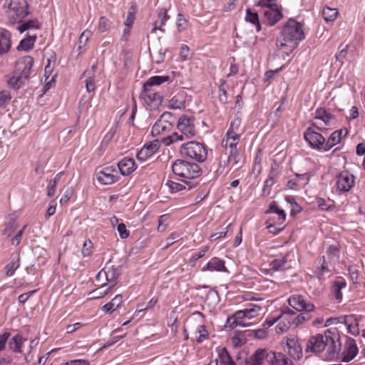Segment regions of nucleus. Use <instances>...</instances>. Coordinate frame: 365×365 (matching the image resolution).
Returning a JSON list of instances; mask_svg holds the SVG:
<instances>
[{"label":"nucleus","mask_w":365,"mask_h":365,"mask_svg":"<svg viewBox=\"0 0 365 365\" xmlns=\"http://www.w3.org/2000/svg\"><path fill=\"white\" fill-rule=\"evenodd\" d=\"M281 35L282 41H277V48L284 50L288 46L287 43H290L292 45L290 46L289 51H292L305 38L302 24L294 19H289L285 22L282 29Z\"/></svg>","instance_id":"nucleus-1"},{"label":"nucleus","mask_w":365,"mask_h":365,"mask_svg":"<svg viewBox=\"0 0 365 365\" xmlns=\"http://www.w3.org/2000/svg\"><path fill=\"white\" fill-rule=\"evenodd\" d=\"M177 128L180 134L173 133L172 135L163 138L162 141L165 145H170L194 137L197 133L195 116L191 114L182 115L178 120Z\"/></svg>","instance_id":"nucleus-2"},{"label":"nucleus","mask_w":365,"mask_h":365,"mask_svg":"<svg viewBox=\"0 0 365 365\" xmlns=\"http://www.w3.org/2000/svg\"><path fill=\"white\" fill-rule=\"evenodd\" d=\"M34 58L26 56L18 59L15 70L6 77V83L9 87L19 89L29 79L34 65Z\"/></svg>","instance_id":"nucleus-3"},{"label":"nucleus","mask_w":365,"mask_h":365,"mask_svg":"<svg viewBox=\"0 0 365 365\" xmlns=\"http://www.w3.org/2000/svg\"><path fill=\"white\" fill-rule=\"evenodd\" d=\"M3 9L11 24L23 22L29 14L28 4L21 0H4Z\"/></svg>","instance_id":"nucleus-4"},{"label":"nucleus","mask_w":365,"mask_h":365,"mask_svg":"<svg viewBox=\"0 0 365 365\" xmlns=\"http://www.w3.org/2000/svg\"><path fill=\"white\" fill-rule=\"evenodd\" d=\"M324 349L322 357L326 360H336L341 350L339 331L336 328H330L324 331Z\"/></svg>","instance_id":"nucleus-5"},{"label":"nucleus","mask_w":365,"mask_h":365,"mask_svg":"<svg viewBox=\"0 0 365 365\" xmlns=\"http://www.w3.org/2000/svg\"><path fill=\"white\" fill-rule=\"evenodd\" d=\"M172 171L175 175L188 181L197 178L201 175V169L197 163L181 159L176 160L173 163Z\"/></svg>","instance_id":"nucleus-6"},{"label":"nucleus","mask_w":365,"mask_h":365,"mask_svg":"<svg viewBox=\"0 0 365 365\" xmlns=\"http://www.w3.org/2000/svg\"><path fill=\"white\" fill-rule=\"evenodd\" d=\"M188 326L192 331V340L201 344L209 339V331L205 324V317L200 312H194L188 319Z\"/></svg>","instance_id":"nucleus-7"},{"label":"nucleus","mask_w":365,"mask_h":365,"mask_svg":"<svg viewBox=\"0 0 365 365\" xmlns=\"http://www.w3.org/2000/svg\"><path fill=\"white\" fill-rule=\"evenodd\" d=\"M180 152L182 155L202 163L207 158V148L202 143L192 140L183 143L180 146Z\"/></svg>","instance_id":"nucleus-8"},{"label":"nucleus","mask_w":365,"mask_h":365,"mask_svg":"<svg viewBox=\"0 0 365 365\" xmlns=\"http://www.w3.org/2000/svg\"><path fill=\"white\" fill-rule=\"evenodd\" d=\"M262 308L260 306L256 304H250L246 309L242 310H239L235 313L233 315V322L231 327H247L250 324L245 322V319H252L259 315V312H261Z\"/></svg>","instance_id":"nucleus-9"},{"label":"nucleus","mask_w":365,"mask_h":365,"mask_svg":"<svg viewBox=\"0 0 365 365\" xmlns=\"http://www.w3.org/2000/svg\"><path fill=\"white\" fill-rule=\"evenodd\" d=\"M240 138L226 134L225 138L222 142V146L228 150L227 162L232 166L237 164L240 161V153L237 148Z\"/></svg>","instance_id":"nucleus-10"},{"label":"nucleus","mask_w":365,"mask_h":365,"mask_svg":"<svg viewBox=\"0 0 365 365\" xmlns=\"http://www.w3.org/2000/svg\"><path fill=\"white\" fill-rule=\"evenodd\" d=\"M259 11L263 23L269 26H274L284 17L282 6L280 4L259 9Z\"/></svg>","instance_id":"nucleus-11"},{"label":"nucleus","mask_w":365,"mask_h":365,"mask_svg":"<svg viewBox=\"0 0 365 365\" xmlns=\"http://www.w3.org/2000/svg\"><path fill=\"white\" fill-rule=\"evenodd\" d=\"M173 116L170 112L163 113L152 127L151 133L153 136L164 135L169 133L173 127Z\"/></svg>","instance_id":"nucleus-12"},{"label":"nucleus","mask_w":365,"mask_h":365,"mask_svg":"<svg viewBox=\"0 0 365 365\" xmlns=\"http://www.w3.org/2000/svg\"><path fill=\"white\" fill-rule=\"evenodd\" d=\"M95 175L101 185H110L118 181V170L114 166H107L101 170L97 169Z\"/></svg>","instance_id":"nucleus-13"},{"label":"nucleus","mask_w":365,"mask_h":365,"mask_svg":"<svg viewBox=\"0 0 365 365\" xmlns=\"http://www.w3.org/2000/svg\"><path fill=\"white\" fill-rule=\"evenodd\" d=\"M355 177L347 170L341 171L336 177V190L339 194L349 191L354 185Z\"/></svg>","instance_id":"nucleus-14"},{"label":"nucleus","mask_w":365,"mask_h":365,"mask_svg":"<svg viewBox=\"0 0 365 365\" xmlns=\"http://www.w3.org/2000/svg\"><path fill=\"white\" fill-rule=\"evenodd\" d=\"M317 129L318 128H314V126L307 128L304 133V138L312 148L317 150H324V137L317 132Z\"/></svg>","instance_id":"nucleus-15"},{"label":"nucleus","mask_w":365,"mask_h":365,"mask_svg":"<svg viewBox=\"0 0 365 365\" xmlns=\"http://www.w3.org/2000/svg\"><path fill=\"white\" fill-rule=\"evenodd\" d=\"M288 304L297 312H312L315 307L310 302L306 300L302 295L294 294L287 299Z\"/></svg>","instance_id":"nucleus-16"},{"label":"nucleus","mask_w":365,"mask_h":365,"mask_svg":"<svg viewBox=\"0 0 365 365\" xmlns=\"http://www.w3.org/2000/svg\"><path fill=\"white\" fill-rule=\"evenodd\" d=\"M119 276V269L111 266L101 270L96 275V280L100 281L102 278H106L109 284L108 288L110 290L116 284Z\"/></svg>","instance_id":"nucleus-17"},{"label":"nucleus","mask_w":365,"mask_h":365,"mask_svg":"<svg viewBox=\"0 0 365 365\" xmlns=\"http://www.w3.org/2000/svg\"><path fill=\"white\" fill-rule=\"evenodd\" d=\"M358 354V347L356 341L354 339L348 338L344 344L342 351H340V354L337 359H340L344 362L351 361Z\"/></svg>","instance_id":"nucleus-18"},{"label":"nucleus","mask_w":365,"mask_h":365,"mask_svg":"<svg viewBox=\"0 0 365 365\" xmlns=\"http://www.w3.org/2000/svg\"><path fill=\"white\" fill-rule=\"evenodd\" d=\"M295 312L289 307H285L282 310L279 315L276 316L278 324L275 327L277 333H283L287 331L291 325V321L288 319L289 316H294Z\"/></svg>","instance_id":"nucleus-19"},{"label":"nucleus","mask_w":365,"mask_h":365,"mask_svg":"<svg viewBox=\"0 0 365 365\" xmlns=\"http://www.w3.org/2000/svg\"><path fill=\"white\" fill-rule=\"evenodd\" d=\"M286 346L287 351L292 358L299 359L302 356V348L296 336H287Z\"/></svg>","instance_id":"nucleus-20"},{"label":"nucleus","mask_w":365,"mask_h":365,"mask_svg":"<svg viewBox=\"0 0 365 365\" xmlns=\"http://www.w3.org/2000/svg\"><path fill=\"white\" fill-rule=\"evenodd\" d=\"M348 134L346 128L339 129L333 132L328 139H324V151L330 150L334 145L341 143L343 138L346 137Z\"/></svg>","instance_id":"nucleus-21"},{"label":"nucleus","mask_w":365,"mask_h":365,"mask_svg":"<svg viewBox=\"0 0 365 365\" xmlns=\"http://www.w3.org/2000/svg\"><path fill=\"white\" fill-rule=\"evenodd\" d=\"M324 334H317L312 336L307 341V350L314 353L322 352L324 354Z\"/></svg>","instance_id":"nucleus-22"},{"label":"nucleus","mask_w":365,"mask_h":365,"mask_svg":"<svg viewBox=\"0 0 365 365\" xmlns=\"http://www.w3.org/2000/svg\"><path fill=\"white\" fill-rule=\"evenodd\" d=\"M160 148L158 140L145 143L138 151V160L145 161L153 155Z\"/></svg>","instance_id":"nucleus-23"},{"label":"nucleus","mask_w":365,"mask_h":365,"mask_svg":"<svg viewBox=\"0 0 365 365\" xmlns=\"http://www.w3.org/2000/svg\"><path fill=\"white\" fill-rule=\"evenodd\" d=\"M266 361L270 365H293L292 361L280 352H267Z\"/></svg>","instance_id":"nucleus-24"},{"label":"nucleus","mask_w":365,"mask_h":365,"mask_svg":"<svg viewBox=\"0 0 365 365\" xmlns=\"http://www.w3.org/2000/svg\"><path fill=\"white\" fill-rule=\"evenodd\" d=\"M187 98V93L180 90L169 100L168 107L172 109H184L186 107Z\"/></svg>","instance_id":"nucleus-25"},{"label":"nucleus","mask_w":365,"mask_h":365,"mask_svg":"<svg viewBox=\"0 0 365 365\" xmlns=\"http://www.w3.org/2000/svg\"><path fill=\"white\" fill-rule=\"evenodd\" d=\"M296 178L289 180L287 183V188L290 190H298L309 183L310 176L308 173H295Z\"/></svg>","instance_id":"nucleus-26"},{"label":"nucleus","mask_w":365,"mask_h":365,"mask_svg":"<svg viewBox=\"0 0 365 365\" xmlns=\"http://www.w3.org/2000/svg\"><path fill=\"white\" fill-rule=\"evenodd\" d=\"M346 287V281L342 277H337L332 282L331 287V292L334 294L335 299L338 302H340L342 300L343 294L341 292V289H344Z\"/></svg>","instance_id":"nucleus-27"},{"label":"nucleus","mask_w":365,"mask_h":365,"mask_svg":"<svg viewBox=\"0 0 365 365\" xmlns=\"http://www.w3.org/2000/svg\"><path fill=\"white\" fill-rule=\"evenodd\" d=\"M165 185L168 187L169 191L172 193L178 192L182 190H185L186 188H187V190H190L195 186L192 182L183 179H182L181 183L173 181L171 180H168L165 182Z\"/></svg>","instance_id":"nucleus-28"},{"label":"nucleus","mask_w":365,"mask_h":365,"mask_svg":"<svg viewBox=\"0 0 365 365\" xmlns=\"http://www.w3.org/2000/svg\"><path fill=\"white\" fill-rule=\"evenodd\" d=\"M11 46V33L5 29H0V56L7 53Z\"/></svg>","instance_id":"nucleus-29"},{"label":"nucleus","mask_w":365,"mask_h":365,"mask_svg":"<svg viewBox=\"0 0 365 365\" xmlns=\"http://www.w3.org/2000/svg\"><path fill=\"white\" fill-rule=\"evenodd\" d=\"M202 271L227 272V268L223 259H220L217 257H213L202 268Z\"/></svg>","instance_id":"nucleus-30"},{"label":"nucleus","mask_w":365,"mask_h":365,"mask_svg":"<svg viewBox=\"0 0 365 365\" xmlns=\"http://www.w3.org/2000/svg\"><path fill=\"white\" fill-rule=\"evenodd\" d=\"M21 264L20 257L17 254H12L10 258V262H8L4 267L6 277H11L15 274L17 269L19 268Z\"/></svg>","instance_id":"nucleus-31"},{"label":"nucleus","mask_w":365,"mask_h":365,"mask_svg":"<svg viewBox=\"0 0 365 365\" xmlns=\"http://www.w3.org/2000/svg\"><path fill=\"white\" fill-rule=\"evenodd\" d=\"M267 351L259 349L250 356L245 360V365H262L264 359H266Z\"/></svg>","instance_id":"nucleus-32"},{"label":"nucleus","mask_w":365,"mask_h":365,"mask_svg":"<svg viewBox=\"0 0 365 365\" xmlns=\"http://www.w3.org/2000/svg\"><path fill=\"white\" fill-rule=\"evenodd\" d=\"M119 171L123 175H127L135 170V161L133 158H124L118 163Z\"/></svg>","instance_id":"nucleus-33"},{"label":"nucleus","mask_w":365,"mask_h":365,"mask_svg":"<svg viewBox=\"0 0 365 365\" xmlns=\"http://www.w3.org/2000/svg\"><path fill=\"white\" fill-rule=\"evenodd\" d=\"M315 118L323 121L324 125L330 126L335 123L334 116L324 108H318L315 112Z\"/></svg>","instance_id":"nucleus-34"},{"label":"nucleus","mask_w":365,"mask_h":365,"mask_svg":"<svg viewBox=\"0 0 365 365\" xmlns=\"http://www.w3.org/2000/svg\"><path fill=\"white\" fill-rule=\"evenodd\" d=\"M344 324L348 331L354 336L359 334V322L354 315H346L344 317Z\"/></svg>","instance_id":"nucleus-35"},{"label":"nucleus","mask_w":365,"mask_h":365,"mask_svg":"<svg viewBox=\"0 0 365 365\" xmlns=\"http://www.w3.org/2000/svg\"><path fill=\"white\" fill-rule=\"evenodd\" d=\"M244 130L241 128V119L235 117L230 122V126L226 134H230L238 138H241Z\"/></svg>","instance_id":"nucleus-36"},{"label":"nucleus","mask_w":365,"mask_h":365,"mask_svg":"<svg viewBox=\"0 0 365 365\" xmlns=\"http://www.w3.org/2000/svg\"><path fill=\"white\" fill-rule=\"evenodd\" d=\"M96 68V65H93L91 70L86 71L83 76L86 78V87L88 92H94L96 90L94 72Z\"/></svg>","instance_id":"nucleus-37"},{"label":"nucleus","mask_w":365,"mask_h":365,"mask_svg":"<svg viewBox=\"0 0 365 365\" xmlns=\"http://www.w3.org/2000/svg\"><path fill=\"white\" fill-rule=\"evenodd\" d=\"M123 302V297L120 294L116 295L110 302L102 307L101 310L105 313L111 314L120 307Z\"/></svg>","instance_id":"nucleus-38"},{"label":"nucleus","mask_w":365,"mask_h":365,"mask_svg":"<svg viewBox=\"0 0 365 365\" xmlns=\"http://www.w3.org/2000/svg\"><path fill=\"white\" fill-rule=\"evenodd\" d=\"M245 19L247 22L252 24L255 27L257 32L261 30V24L257 11L250 8L247 9Z\"/></svg>","instance_id":"nucleus-39"},{"label":"nucleus","mask_w":365,"mask_h":365,"mask_svg":"<svg viewBox=\"0 0 365 365\" xmlns=\"http://www.w3.org/2000/svg\"><path fill=\"white\" fill-rule=\"evenodd\" d=\"M158 19L153 24L152 32H155L157 30L164 31L165 30L162 29V26L165 25L170 16L167 14V10L162 8L158 11Z\"/></svg>","instance_id":"nucleus-40"},{"label":"nucleus","mask_w":365,"mask_h":365,"mask_svg":"<svg viewBox=\"0 0 365 365\" xmlns=\"http://www.w3.org/2000/svg\"><path fill=\"white\" fill-rule=\"evenodd\" d=\"M276 172L274 169H272L269 172L268 177L265 180L264 182V186L262 188V196H268L271 193L272 187L274 184V179L276 178Z\"/></svg>","instance_id":"nucleus-41"},{"label":"nucleus","mask_w":365,"mask_h":365,"mask_svg":"<svg viewBox=\"0 0 365 365\" xmlns=\"http://www.w3.org/2000/svg\"><path fill=\"white\" fill-rule=\"evenodd\" d=\"M327 262L330 265L336 264L339 259L340 251L336 245H329L327 250Z\"/></svg>","instance_id":"nucleus-42"},{"label":"nucleus","mask_w":365,"mask_h":365,"mask_svg":"<svg viewBox=\"0 0 365 365\" xmlns=\"http://www.w3.org/2000/svg\"><path fill=\"white\" fill-rule=\"evenodd\" d=\"M37 36L36 35L30 36L29 35L27 37L22 39L19 46H17L18 51H28L33 48L34 43L36 41Z\"/></svg>","instance_id":"nucleus-43"},{"label":"nucleus","mask_w":365,"mask_h":365,"mask_svg":"<svg viewBox=\"0 0 365 365\" xmlns=\"http://www.w3.org/2000/svg\"><path fill=\"white\" fill-rule=\"evenodd\" d=\"M169 81L170 77L168 76H155L150 77L144 84L145 91H149L150 87H152L153 86H159Z\"/></svg>","instance_id":"nucleus-44"},{"label":"nucleus","mask_w":365,"mask_h":365,"mask_svg":"<svg viewBox=\"0 0 365 365\" xmlns=\"http://www.w3.org/2000/svg\"><path fill=\"white\" fill-rule=\"evenodd\" d=\"M41 24L37 19H30L21 24L17 27V30L21 34L27 30L39 29Z\"/></svg>","instance_id":"nucleus-45"},{"label":"nucleus","mask_w":365,"mask_h":365,"mask_svg":"<svg viewBox=\"0 0 365 365\" xmlns=\"http://www.w3.org/2000/svg\"><path fill=\"white\" fill-rule=\"evenodd\" d=\"M266 213H275L277 215L279 225H283L286 220V213L283 210L279 209L275 202H272Z\"/></svg>","instance_id":"nucleus-46"},{"label":"nucleus","mask_w":365,"mask_h":365,"mask_svg":"<svg viewBox=\"0 0 365 365\" xmlns=\"http://www.w3.org/2000/svg\"><path fill=\"white\" fill-rule=\"evenodd\" d=\"M339 11L336 8L325 6L322 10V16L326 22L334 21L338 16Z\"/></svg>","instance_id":"nucleus-47"},{"label":"nucleus","mask_w":365,"mask_h":365,"mask_svg":"<svg viewBox=\"0 0 365 365\" xmlns=\"http://www.w3.org/2000/svg\"><path fill=\"white\" fill-rule=\"evenodd\" d=\"M172 222L171 216L169 214L160 215L158 220L157 230L159 232H164L167 230Z\"/></svg>","instance_id":"nucleus-48"},{"label":"nucleus","mask_w":365,"mask_h":365,"mask_svg":"<svg viewBox=\"0 0 365 365\" xmlns=\"http://www.w3.org/2000/svg\"><path fill=\"white\" fill-rule=\"evenodd\" d=\"M26 339L20 334L15 335L9 342L10 349L14 352H21V346Z\"/></svg>","instance_id":"nucleus-49"},{"label":"nucleus","mask_w":365,"mask_h":365,"mask_svg":"<svg viewBox=\"0 0 365 365\" xmlns=\"http://www.w3.org/2000/svg\"><path fill=\"white\" fill-rule=\"evenodd\" d=\"M322 264L320 267H317L315 270V274L318 279H322L324 276L327 273H330L331 269L329 268V262L326 260L324 256H322Z\"/></svg>","instance_id":"nucleus-50"},{"label":"nucleus","mask_w":365,"mask_h":365,"mask_svg":"<svg viewBox=\"0 0 365 365\" xmlns=\"http://www.w3.org/2000/svg\"><path fill=\"white\" fill-rule=\"evenodd\" d=\"M287 262V255H280L277 258L274 259L269 264L270 268L274 271L283 269Z\"/></svg>","instance_id":"nucleus-51"},{"label":"nucleus","mask_w":365,"mask_h":365,"mask_svg":"<svg viewBox=\"0 0 365 365\" xmlns=\"http://www.w3.org/2000/svg\"><path fill=\"white\" fill-rule=\"evenodd\" d=\"M266 224L269 232L273 235L279 234L284 229L282 225H279L278 220L275 222V217L269 219Z\"/></svg>","instance_id":"nucleus-52"},{"label":"nucleus","mask_w":365,"mask_h":365,"mask_svg":"<svg viewBox=\"0 0 365 365\" xmlns=\"http://www.w3.org/2000/svg\"><path fill=\"white\" fill-rule=\"evenodd\" d=\"M219 360L220 365H236L225 348L221 349L219 354Z\"/></svg>","instance_id":"nucleus-53"},{"label":"nucleus","mask_w":365,"mask_h":365,"mask_svg":"<svg viewBox=\"0 0 365 365\" xmlns=\"http://www.w3.org/2000/svg\"><path fill=\"white\" fill-rule=\"evenodd\" d=\"M63 172H60L56 175L54 178L48 182L47 186V195L48 197H52L54 195L56 192V187L58 182L60 181L61 176L63 175Z\"/></svg>","instance_id":"nucleus-54"},{"label":"nucleus","mask_w":365,"mask_h":365,"mask_svg":"<svg viewBox=\"0 0 365 365\" xmlns=\"http://www.w3.org/2000/svg\"><path fill=\"white\" fill-rule=\"evenodd\" d=\"M318 207L321 210L327 211L334 208V202L330 199L326 200L322 197L317 198Z\"/></svg>","instance_id":"nucleus-55"},{"label":"nucleus","mask_w":365,"mask_h":365,"mask_svg":"<svg viewBox=\"0 0 365 365\" xmlns=\"http://www.w3.org/2000/svg\"><path fill=\"white\" fill-rule=\"evenodd\" d=\"M11 95L9 91H0V108H5L11 101Z\"/></svg>","instance_id":"nucleus-56"},{"label":"nucleus","mask_w":365,"mask_h":365,"mask_svg":"<svg viewBox=\"0 0 365 365\" xmlns=\"http://www.w3.org/2000/svg\"><path fill=\"white\" fill-rule=\"evenodd\" d=\"M106 284H107L106 283H103L101 285L100 288H98V289L93 290V292H91L89 294L91 295L90 299H99V298H101V297H103L104 296H106L110 289L108 288H107L106 289L103 290V291L101 289Z\"/></svg>","instance_id":"nucleus-57"},{"label":"nucleus","mask_w":365,"mask_h":365,"mask_svg":"<svg viewBox=\"0 0 365 365\" xmlns=\"http://www.w3.org/2000/svg\"><path fill=\"white\" fill-rule=\"evenodd\" d=\"M93 244L92 241L90 239L86 240L83 245L81 250L82 255L86 257H89L93 253Z\"/></svg>","instance_id":"nucleus-58"},{"label":"nucleus","mask_w":365,"mask_h":365,"mask_svg":"<svg viewBox=\"0 0 365 365\" xmlns=\"http://www.w3.org/2000/svg\"><path fill=\"white\" fill-rule=\"evenodd\" d=\"M309 313L310 312H304V313L299 314L298 316L294 317L292 322L296 325H299L304 323L305 322L309 321L312 319V317Z\"/></svg>","instance_id":"nucleus-59"},{"label":"nucleus","mask_w":365,"mask_h":365,"mask_svg":"<svg viewBox=\"0 0 365 365\" xmlns=\"http://www.w3.org/2000/svg\"><path fill=\"white\" fill-rule=\"evenodd\" d=\"M110 27V21L105 16H101L98 21V30L101 32L108 31Z\"/></svg>","instance_id":"nucleus-60"},{"label":"nucleus","mask_w":365,"mask_h":365,"mask_svg":"<svg viewBox=\"0 0 365 365\" xmlns=\"http://www.w3.org/2000/svg\"><path fill=\"white\" fill-rule=\"evenodd\" d=\"M277 0H259L256 2L255 5L259 8V9H266L267 7L274 6L278 5Z\"/></svg>","instance_id":"nucleus-61"},{"label":"nucleus","mask_w":365,"mask_h":365,"mask_svg":"<svg viewBox=\"0 0 365 365\" xmlns=\"http://www.w3.org/2000/svg\"><path fill=\"white\" fill-rule=\"evenodd\" d=\"M187 19L184 17V16L181 14L178 15L177 18V27L179 31H182L185 30L187 27Z\"/></svg>","instance_id":"nucleus-62"},{"label":"nucleus","mask_w":365,"mask_h":365,"mask_svg":"<svg viewBox=\"0 0 365 365\" xmlns=\"http://www.w3.org/2000/svg\"><path fill=\"white\" fill-rule=\"evenodd\" d=\"M349 277L354 284H356L359 279V271L353 266H349L348 268Z\"/></svg>","instance_id":"nucleus-63"},{"label":"nucleus","mask_w":365,"mask_h":365,"mask_svg":"<svg viewBox=\"0 0 365 365\" xmlns=\"http://www.w3.org/2000/svg\"><path fill=\"white\" fill-rule=\"evenodd\" d=\"M117 230L121 239H126L128 237L130 232L127 230L124 223L118 224Z\"/></svg>","instance_id":"nucleus-64"}]
</instances>
